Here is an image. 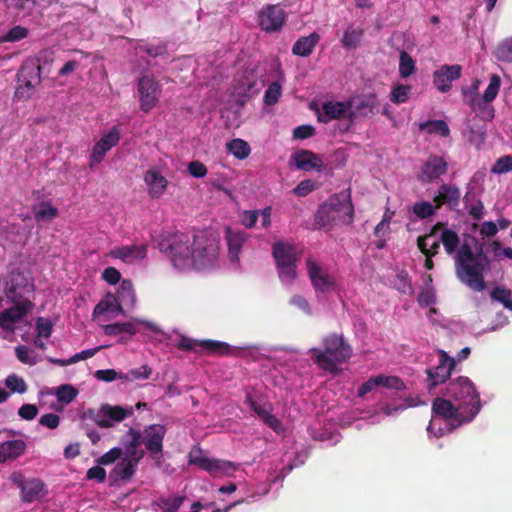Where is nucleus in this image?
I'll list each match as a JSON object with an SVG mask.
<instances>
[{"mask_svg": "<svg viewBox=\"0 0 512 512\" xmlns=\"http://www.w3.org/2000/svg\"><path fill=\"white\" fill-rule=\"evenodd\" d=\"M28 36V29L17 25L9 29V31L4 35L3 41L5 42H17Z\"/></svg>", "mask_w": 512, "mask_h": 512, "instance_id": "obj_55", "label": "nucleus"}, {"mask_svg": "<svg viewBox=\"0 0 512 512\" xmlns=\"http://www.w3.org/2000/svg\"><path fill=\"white\" fill-rule=\"evenodd\" d=\"M320 41V35L312 32L308 36L300 37L292 47V53L301 57H308Z\"/></svg>", "mask_w": 512, "mask_h": 512, "instance_id": "obj_33", "label": "nucleus"}, {"mask_svg": "<svg viewBox=\"0 0 512 512\" xmlns=\"http://www.w3.org/2000/svg\"><path fill=\"white\" fill-rule=\"evenodd\" d=\"M500 85V76L497 74L491 75L489 85L484 91V94L481 96L483 109L485 108L486 104L492 102L497 97L500 90Z\"/></svg>", "mask_w": 512, "mask_h": 512, "instance_id": "obj_42", "label": "nucleus"}, {"mask_svg": "<svg viewBox=\"0 0 512 512\" xmlns=\"http://www.w3.org/2000/svg\"><path fill=\"white\" fill-rule=\"evenodd\" d=\"M314 190V183L311 180L301 181L294 189L293 193L298 197H305Z\"/></svg>", "mask_w": 512, "mask_h": 512, "instance_id": "obj_64", "label": "nucleus"}, {"mask_svg": "<svg viewBox=\"0 0 512 512\" xmlns=\"http://www.w3.org/2000/svg\"><path fill=\"white\" fill-rule=\"evenodd\" d=\"M37 414L38 408L34 404H23L18 410V415L24 420H33Z\"/></svg>", "mask_w": 512, "mask_h": 512, "instance_id": "obj_63", "label": "nucleus"}, {"mask_svg": "<svg viewBox=\"0 0 512 512\" xmlns=\"http://www.w3.org/2000/svg\"><path fill=\"white\" fill-rule=\"evenodd\" d=\"M445 252L454 255V270L457 279L470 289L481 292L486 289L485 273L490 270V259L480 244L473 251L468 243L460 245L458 234L451 229H443L440 235Z\"/></svg>", "mask_w": 512, "mask_h": 512, "instance_id": "obj_2", "label": "nucleus"}, {"mask_svg": "<svg viewBox=\"0 0 512 512\" xmlns=\"http://www.w3.org/2000/svg\"><path fill=\"white\" fill-rule=\"evenodd\" d=\"M144 181L152 198H160L165 192L168 181L160 172L150 169L145 173Z\"/></svg>", "mask_w": 512, "mask_h": 512, "instance_id": "obj_29", "label": "nucleus"}, {"mask_svg": "<svg viewBox=\"0 0 512 512\" xmlns=\"http://www.w3.org/2000/svg\"><path fill=\"white\" fill-rule=\"evenodd\" d=\"M177 348L183 351L198 352L199 349L208 354L227 355L230 352L229 344L216 340H195L186 336H181Z\"/></svg>", "mask_w": 512, "mask_h": 512, "instance_id": "obj_16", "label": "nucleus"}, {"mask_svg": "<svg viewBox=\"0 0 512 512\" xmlns=\"http://www.w3.org/2000/svg\"><path fill=\"white\" fill-rule=\"evenodd\" d=\"M10 480L21 491V500L32 503L43 496L45 484L39 478L25 479L21 472L15 471L10 475Z\"/></svg>", "mask_w": 512, "mask_h": 512, "instance_id": "obj_13", "label": "nucleus"}, {"mask_svg": "<svg viewBox=\"0 0 512 512\" xmlns=\"http://www.w3.org/2000/svg\"><path fill=\"white\" fill-rule=\"evenodd\" d=\"M281 85L278 82H272L264 93V102L272 106L276 104L281 96Z\"/></svg>", "mask_w": 512, "mask_h": 512, "instance_id": "obj_52", "label": "nucleus"}, {"mask_svg": "<svg viewBox=\"0 0 512 512\" xmlns=\"http://www.w3.org/2000/svg\"><path fill=\"white\" fill-rule=\"evenodd\" d=\"M113 298H116V296L113 295V294H110V293L107 294L106 299L101 300L94 307L93 316L102 315V314H104L107 311H112V312L118 313L117 310L115 309V304L116 303L113 301Z\"/></svg>", "mask_w": 512, "mask_h": 512, "instance_id": "obj_54", "label": "nucleus"}, {"mask_svg": "<svg viewBox=\"0 0 512 512\" xmlns=\"http://www.w3.org/2000/svg\"><path fill=\"white\" fill-rule=\"evenodd\" d=\"M5 384L11 392H17L23 394L27 390V385L23 378L17 376L16 374H10L7 376L5 380Z\"/></svg>", "mask_w": 512, "mask_h": 512, "instance_id": "obj_53", "label": "nucleus"}, {"mask_svg": "<svg viewBox=\"0 0 512 512\" xmlns=\"http://www.w3.org/2000/svg\"><path fill=\"white\" fill-rule=\"evenodd\" d=\"M512 171V155H504L499 157L491 168L494 174H504Z\"/></svg>", "mask_w": 512, "mask_h": 512, "instance_id": "obj_51", "label": "nucleus"}, {"mask_svg": "<svg viewBox=\"0 0 512 512\" xmlns=\"http://www.w3.org/2000/svg\"><path fill=\"white\" fill-rule=\"evenodd\" d=\"M377 386H382L395 390H404L405 384L402 379L396 376H384L378 375L375 376Z\"/></svg>", "mask_w": 512, "mask_h": 512, "instance_id": "obj_45", "label": "nucleus"}, {"mask_svg": "<svg viewBox=\"0 0 512 512\" xmlns=\"http://www.w3.org/2000/svg\"><path fill=\"white\" fill-rule=\"evenodd\" d=\"M184 501L185 496L176 495L173 497H160L155 504L162 512H177Z\"/></svg>", "mask_w": 512, "mask_h": 512, "instance_id": "obj_41", "label": "nucleus"}, {"mask_svg": "<svg viewBox=\"0 0 512 512\" xmlns=\"http://www.w3.org/2000/svg\"><path fill=\"white\" fill-rule=\"evenodd\" d=\"M447 171V161L442 156L432 154L421 165L417 178L423 184L433 183L439 180L442 175H445Z\"/></svg>", "mask_w": 512, "mask_h": 512, "instance_id": "obj_17", "label": "nucleus"}, {"mask_svg": "<svg viewBox=\"0 0 512 512\" xmlns=\"http://www.w3.org/2000/svg\"><path fill=\"white\" fill-rule=\"evenodd\" d=\"M352 106L353 103L351 101H327L322 105L323 116H319V120L327 123L334 119L349 118Z\"/></svg>", "mask_w": 512, "mask_h": 512, "instance_id": "obj_26", "label": "nucleus"}, {"mask_svg": "<svg viewBox=\"0 0 512 512\" xmlns=\"http://www.w3.org/2000/svg\"><path fill=\"white\" fill-rule=\"evenodd\" d=\"M226 148L235 158L239 160L246 159L251 153V148L248 142L240 138H235L227 142Z\"/></svg>", "mask_w": 512, "mask_h": 512, "instance_id": "obj_37", "label": "nucleus"}, {"mask_svg": "<svg viewBox=\"0 0 512 512\" xmlns=\"http://www.w3.org/2000/svg\"><path fill=\"white\" fill-rule=\"evenodd\" d=\"M432 411L437 416L444 420H450L448 424V430L453 431L465 423L470 421H464L467 417V412L460 409V406L453 404L451 400H447L441 397H437L432 402Z\"/></svg>", "mask_w": 512, "mask_h": 512, "instance_id": "obj_10", "label": "nucleus"}, {"mask_svg": "<svg viewBox=\"0 0 512 512\" xmlns=\"http://www.w3.org/2000/svg\"><path fill=\"white\" fill-rule=\"evenodd\" d=\"M305 264L312 287L317 293L325 294L335 289V278L317 262L312 258H307Z\"/></svg>", "mask_w": 512, "mask_h": 512, "instance_id": "obj_15", "label": "nucleus"}, {"mask_svg": "<svg viewBox=\"0 0 512 512\" xmlns=\"http://www.w3.org/2000/svg\"><path fill=\"white\" fill-rule=\"evenodd\" d=\"M91 419L100 428H111L114 422H121L126 417H130L134 414L133 407L123 408L121 406H112L110 404H103L97 412L89 410Z\"/></svg>", "mask_w": 512, "mask_h": 512, "instance_id": "obj_12", "label": "nucleus"}, {"mask_svg": "<svg viewBox=\"0 0 512 512\" xmlns=\"http://www.w3.org/2000/svg\"><path fill=\"white\" fill-rule=\"evenodd\" d=\"M26 447V443L20 439L3 442L0 444V463L20 457L24 454Z\"/></svg>", "mask_w": 512, "mask_h": 512, "instance_id": "obj_32", "label": "nucleus"}, {"mask_svg": "<svg viewBox=\"0 0 512 512\" xmlns=\"http://www.w3.org/2000/svg\"><path fill=\"white\" fill-rule=\"evenodd\" d=\"M152 369L147 365H143L139 368L131 369L127 373L122 372L121 380L125 382H132L135 380H145L150 377Z\"/></svg>", "mask_w": 512, "mask_h": 512, "instance_id": "obj_43", "label": "nucleus"}, {"mask_svg": "<svg viewBox=\"0 0 512 512\" xmlns=\"http://www.w3.org/2000/svg\"><path fill=\"white\" fill-rule=\"evenodd\" d=\"M259 217V211L258 210H246L241 215V223L246 228H253L258 220Z\"/></svg>", "mask_w": 512, "mask_h": 512, "instance_id": "obj_62", "label": "nucleus"}, {"mask_svg": "<svg viewBox=\"0 0 512 512\" xmlns=\"http://www.w3.org/2000/svg\"><path fill=\"white\" fill-rule=\"evenodd\" d=\"M461 191L455 184L440 185L433 201L436 208L446 205L449 209L454 210L460 203Z\"/></svg>", "mask_w": 512, "mask_h": 512, "instance_id": "obj_24", "label": "nucleus"}, {"mask_svg": "<svg viewBox=\"0 0 512 512\" xmlns=\"http://www.w3.org/2000/svg\"><path fill=\"white\" fill-rule=\"evenodd\" d=\"M439 363L435 368H428L426 374L428 376V387L433 389L436 386L443 384L449 377L452 370L455 368V360L444 351H439Z\"/></svg>", "mask_w": 512, "mask_h": 512, "instance_id": "obj_20", "label": "nucleus"}, {"mask_svg": "<svg viewBox=\"0 0 512 512\" xmlns=\"http://www.w3.org/2000/svg\"><path fill=\"white\" fill-rule=\"evenodd\" d=\"M314 363L322 370L337 375L341 372L339 364L352 355V348L342 335L329 334L323 339V349L312 348Z\"/></svg>", "mask_w": 512, "mask_h": 512, "instance_id": "obj_4", "label": "nucleus"}, {"mask_svg": "<svg viewBox=\"0 0 512 512\" xmlns=\"http://www.w3.org/2000/svg\"><path fill=\"white\" fill-rule=\"evenodd\" d=\"M122 448L114 447L108 452L100 456L96 461L99 465H109L120 459L122 456Z\"/></svg>", "mask_w": 512, "mask_h": 512, "instance_id": "obj_57", "label": "nucleus"}, {"mask_svg": "<svg viewBox=\"0 0 512 512\" xmlns=\"http://www.w3.org/2000/svg\"><path fill=\"white\" fill-rule=\"evenodd\" d=\"M272 255L279 269V277L284 282H293L297 277V261L300 255L293 244L276 241L272 247Z\"/></svg>", "mask_w": 512, "mask_h": 512, "instance_id": "obj_6", "label": "nucleus"}, {"mask_svg": "<svg viewBox=\"0 0 512 512\" xmlns=\"http://www.w3.org/2000/svg\"><path fill=\"white\" fill-rule=\"evenodd\" d=\"M415 70V62L412 57L406 52L401 51L399 62V73L402 78L409 77Z\"/></svg>", "mask_w": 512, "mask_h": 512, "instance_id": "obj_44", "label": "nucleus"}, {"mask_svg": "<svg viewBox=\"0 0 512 512\" xmlns=\"http://www.w3.org/2000/svg\"><path fill=\"white\" fill-rule=\"evenodd\" d=\"M411 87L409 85L398 84L394 86L390 93V100L395 104L405 103L410 95Z\"/></svg>", "mask_w": 512, "mask_h": 512, "instance_id": "obj_47", "label": "nucleus"}, {"mask_svg": "<svg viewBox=\"0 0 512 512\" xmlns=\"http://www.w3.org/2000/svg\"><path fill=\"white\" fill-rule=\"evenodd\" d=\"M127 433L131 437L130 441L124 445L128 459H137V461H140L145 455L144 450L138 449L142 444V434L134 428H130Z\"/></svg>", "mask_w": 512, "mask_h": 512, "instance_id": "obj_35", "label": "nucleus"}, {"mask_svg": "<svg viewBox=\"0 0 512 512\" xmlns=\"http://www.w3.org/2000/svg\"><path fill=\"white\" fill-rule=\"evenodd\" d=\"M52 331H53V325L49 319L44 318V317H39L36 320V332H37L38 338H40V337L49 338L52 334Z\"/></svg>", "mask_w": 512, "mask_h": 512, "instance_id": "obj_56", "label": "nucleus"}, {"mask_svg": "<svg viewBox=\"0 0 512 512\" xmlns=\"http://www.w3.org/2000/svg\"><path fill=\"white\" fill-rule=\"evenodd\" d=\"M112 255L126 263H133L136 260H142L147 255L146 245H127L115 248Z\"/></svg>", "mask_w": 512, "mask_h": 512, "instance_id": "obj_30", "label": "nucleus"}, {"mask_svg": "<svg viewBox=\"0 0 512 512\" xmlns=\"http://www.w3.org/2000/svg\"><path fill=\"white\" fill-rule=\"evenodd\" d=\"M155 242L159 251L179 270H206L218 261L219 237L208 230H198L192 236L180 231H164Z\"/></svg>", "mask_w": 512, "mask_h": 512, "instance_id": "obj_1", "label": "nucleus"}, {"mask_svg": "<svg viewBox=\"0 0 512 512\" xmlns=\"http://www.w3.org/2000/svg\"><path fill=\"white\" fill-rule=\"evenodd\" d=\"M103 331L105 335L108 336H116L122 333H126L129 335H134L137 332L136 325L129 322H116L112 324H107L103 326Z\"/></svg>", "mask_w": 512, "mask_h": 512, "instance_id": "obj_39", "label": "nucleus"}, {"mask_svg": "<svg viewBox=\"0 0 512 512\" xmlns=\"http://www.w3.org/2000/svg\"><path fill=\"white\" fill-rule=\"evenodd\" d=\"M446 395L467 412L464 421H472L481 410L480 395L467 377H458L446 388Z\"/></svg>", "mask_w": 512, "mask_h": 512, "instance_id": "obj_5", "label": "nucleus"}, {"mask_svg": "<svg viewBox=\"0 0 512 512\" xmlns=\"http://www.w3.org/2000/svg\"><path fill=\"white\" fill-rule=\"evenodd\" d=\"M491 298L503 304V306L512 311L511 291L503 287H495L491 291Z\"/></svg>", "mask_w": 512, "mask_h": 512, "instance_id": "obj_46", "label": "nucleus"}, {"mask_svg": "<svg viewBox=\"0 0 512 512\" xmlns=\"http://www.w3.org/2000/svg\"><path fill=\"white\" fill-rule=\"evenodd\" d=\"M15 354L17 359L24 364L34 365L35 359L31 357V351L24 345H19L15 348Z\"/></svg>", "mask_w": 512, "mask_h": 512, "instance_id": "obj_61", "label": "nucleus"}, {"mask_svg": "<svg viewBox=\"0 0 512 512\" xmlns=\"http://www.w3.org/2000/svg\"><path fill=\"white\" fill-rule=\"evenodd\" d=\"M292 160L294 161V164L299 170L310 172V171H317L321 172L325 169V165L323 163V160L321 157L306 149H301L296 151L292 155Z\"/></svg>", "mask_w": 512, "mask_h": 512, "instance_id": "obj_23", "label": "nucleus"}, {"mask_svg": "<svg viewBox=\"0 0 512 512\" xmlns=\"http://www.w3.org/2000/svg\"><path fill=\"white\" fill-rule=\"evenodd\" d=\"M496 57L502 62H512V37L503 40L498 45Z\"/></svg>", "mask_w": 512, "mask_h": 512, "instance_id": "obj_49", "label": "nucleus"}, {"mask_svg": "<svg viewBox=\"0 0 512 512\" xmlns=\"http://www.w3.org/2000/svg\"><path fill=\"white\" fill-rule=\"evenodd\" d=\"M34 308L33 302L13 304L12 307L0 312V328L6 332L14 333L16 324L21 322Z\"/></svg>", "mask_w": 512, "mask_h": 512, "instance_id": "obj_19", "label": "nucleus"}, {"mask_svg": "<svg viewBox=\"0 0 512 512\" xmlns=\"http://www.w3.org/2000/svg\"><path fill=\"white\" fill-rule=\"evenodd\" d=\"M363 35V29L349 26L344 31L343 37L341 39L342 46L348 50L357 48L363 38Z\"/></svg>", "mask_w": 512, "mask_h": 512, "instance_id": "obj_38", "label": "nucleus"}, {"mask_svg": "<svg viewBox=\"0 0 512 512\" xmlns=\"http://www.w3.org/2000/svg\"><path fill=\"white\" fill-rule=\"evenodd\" d=\"M462 66L459 64L443 65L433 73V83L436 88L445 93L451 89L452 82L461 77Z\"/></svg>", "mask_w": 512, "mask_h": 512, "instance_id": "obj_22", "label": "nucleus"}, {"mask_svg": "<svg viewBox=\"0 0 512 512\" xmlns=\"http://www.w3.org/2000/svg\"><path fill=\"white\" fill-rule=\"evenodd\" d=\"M94 376L100 381L112 382L116 379H121L122 372H117L115 369H103L97 370Z\"/></svg>", "mask_w": 512, "mask_h": 512, "instance_id": "obj_60", "label": "nucleus"}, {"mask_svg": "<svg viewBox=\"0 0 512 512\" xmlns=\"http://www.w3.org/2000/svg\"><path fill=\"white\" fill-rule=\"evenodd\" d=\"M260 28L268 33L280 31L286 21L284 9L279 4H268L257 15Z\"/></svg>", "mask_w": 512, "mask_h": 512, "instance_id": "obj_14", "label": "nucleus"}, {"mask_svg": "<svg viewBox=\"0 0 512 512\" xmlns=\"http://www.w3.org/2000/svg\"><path fill=\"white\" fill-rule=\"evenodd\" d=\"M226 240L230 259L232 261L238 260V255L241 251L243 243L245 242V234L240 231H234L231 228L227 227Z\"/></svg>", "mask_w": 512, "mask_h": 512, "instance_id": "obj_36", "label": "nucleus"}, {"mask_svg": "<svg viewBox=\"0 0 512 512\" xmlns=\"http://www.w3.org/2000/svg\"><path fill=\"white\" fill-rule=\"evenodd\" d=\"M142 434V443L145 445L151 458L160 461L163 451V440L166 428L160 424H152L146 427Z\"/></svg>", "mask_w": 512, "mask_h": 512, "instance_id": "obj_18", "label": "nucleus"}, {"mask_svg": "<svg viewBox=\"0 0 512 512\" xmlns=\"http://www.w3.org/2000/svg\"><path fill=\"white\" fill-rule=\"evenodd\" d=\"M481 81L473 79L470 86H463L461 89L463 103L468 105L473 111L483 110L482 99L479 95Z\"/></svg>", "mask_w": 512, "mask_h": 512, "instance_id": "obj_31", "label": "nucleus"}, {"mask_svg": "<svg viewBox=\"0 0 512 512\" xmlns=\"http://www.w3.org/2000/svg\"><path fill=\"white\" fill-rule=\"evenodd\" d=\"M139 462L140 461H137V459H123V461L117 464L110 472V478L113 480H130L134 476Z\"/></svg>", "mask_w": 512, "mask_h": 512, "instance_id": "obj_34", "label": "nucleus"}, {"mask_svg": "<svg viewBox=\"0 0 512 512\" xmlns=\"http://www.w3.org/2000/svg\"><path fill=\"white\" fill-rule=\"evenodd\" d=\"M353 220L354 206L350 189L330 196L315 213V225L328 230L335 225H350Z\"/></svg>", "mask_w": 512, "mask_h": 512, "instance_id": "obj_3", "label": "nucleus"}, {"mask_svg": "<svg viewBox=\"0 0 512 512\" xmlns=\"http://www.w3.org/2000/svg\"><path fill=\"white\" fill-rule=\"evenodd\" d=\"M58 215V210L50 203H42L41 208L35 212V219L37 221L45 219H53Z\"/></svg>", "mask_w": 512, "mask_h": 512, "instance_id": "obj_58", "label": "nucleus"}, {"mask_svg": "<svg viewBox=\"0 0 512 512\" xmlns=\"http://www.w3.org/2000/svg\"><path fill=\"white\" fill-rule=\"evenodd\" d=\"M116 298H113L115 309L123 313V306L133 308L136 303V294L131 280L124 279L117 289Z\"/></svg>", "mask_w": 512, "mask_h": 512, "instance_id": "obj_27", "label": "nucleus"}, {"mask_svg": "<svg viewBox=\"0 0 512 512\" xmlns=\"http://www.w3.org/2000/svg\"><path fill=\"white\" fill-rule=\"evenodd\" d=\"M420 130L430 134H438L441 137H448L450 129L444 120H429L419 125Z\"/></svg>", "mask_w": 512, "mask_h": 512, "instance_id": "obj_40", "label": "nucleus"}, {"mask_svg": "<svg viewBox=\"0 0 512 512\" xmlns=\"http://www.w3.org/2000/svg\"><path fill=\"white\" fill-rule=\"evenodd\" d=\"M120 141V129L118 126H113L109 132L103 135L93 147L90 155V166L99 164L105 157V154L116 146Z\"/></svg>", "mask_w": 512, "mask_h": 512, "instance_id": "obj_21", "label": "nucleus"}, {"mask_svg": "<svg viewBox=\"0 0 512 512\" xmlns=\"http://www.w3.org/2000/svg\"><path fill=\"white\" fill-rule=\"evenodd\" d=\"M189 463L207 471L214 477L231 476L237 469L236 464L231 461L208 458L199 448L193 449L189 453Z\"/></svg>", "mask_w": 512, "mask_h": 512, "instance_id": "obj_9", "label": "nucleus"}, {"mask_svg": "<svg viewBox=\"0 0 512 512\" xmlns=\"http://www.w3.org/2000/svg\"><path fill=\"white\" fill-rule=\"evenodd\" d=\"M41 83V66L38 59H28L23 62L17 73V87L15 98L27 100L36 86Z\"/></svg>", "mask_w": 512, "mask_h": 512, "instance_id": "obj_7", "label": "nucleus"}, {"mask_svg": "<svg viewBox=\"0 0 512 512\" xmlns=\"http://www.w3.org/2000/svg\"><path fill=\"white\" fill-rule=\"evenodd\" d=\"M292 135L295 139H308L315 135V128L310 124L299 125L293 130Z\"/></svg>", "mask_w": 512, "mask_h": 512, "instance_id": "obj_59", "label": "nucleus"}, {"mask_svg": "<svg viewBox=\"0 0 512 512\" xmlns=\"http://www.w3.org/2000/svg\"><path fill=\"white\" fill-rule=\"evenodd\" d=\"M34 292L33 280L19 270H13L5 281L4 294L12 304L32 302L29 295Z\"/></svg>", "mask_w": 512, "mask_h": 512, "instance_id": "obj_8", "label": "nucleus"}, {"mask_svg": "<svg viewBox=\"0 0 512 512\" xmlns=\"http://www.w3.org/2000/svg\"><path fill=\"white\" fill-rule=\"evenodd\" d=\"M78 391L69 384H63L57 388L56 396L58 401L69 404L77 396Z\"/></svg>", "mask_w": 512, "mask_h": 512, "instance_id": "obj_50", "label": "nucleus"}, {"mask_svg": "<svg viewBox=\"0 0 512 512\" xmlns=\"http://www.w3.org/2000/svg\"><path fill=\"white\" fill-rule=\"evenodd\" d=\"M246 403H248L251 409L262 419V421L275 432H279L282 429V424L272 413V407L270 404L258 403L250 393L246 395Z\"/></svg>", "mask_w": 512, "mask_h": 512, "instance_id": "obj_25", "label": "nucleus"}, {"mask_svg": "<svg viewBox=\"0 0 512 512\" xmlns=\"http://www.w3.org/2000/svg\"><path fill=\"white\" fill-rule=\"evenodd\" d=\"M353 103L350 109L349 119L354 121L358 116H367L373 112V109L378 104V99L375 94H367L350 100Z\"/></svg>", "mask_w": 512, "mask_h": 512, "instance_id": "obj_28", "label": "nucleus"}, {"mask_svg": "<svg viewBox=\"0 0 512 512\" xmlns=\"http://www.w3.org/2000/svg\"><path fill=\"white\" fill-rule=\"evenodd\" d=\"M437 209L438 208H436V205L433 206L430 202L427 201L416 202L412 207L413 213L420 219H426L433 216Z\"/></svg>", "mask_w": 512, "mask_h": 512, "instance_id": "obj_48", "label": "nucleus"}, {"mask_svg": "<svg viewBox=\"0 0 512 512\" xmlns=\"http://www.w3.org/2000/svg\"><path fill=\"white\" fill-rule=\"evenodd\" d=\"M138 93L141 111L148 113L156 107L161 95L160 83L150 75H144L138 80Z\"/></svg>", "mask_w": 512, "mask_h": 512, "instance_id": "obj_11", "label": "nucleus"}]
</instances>
